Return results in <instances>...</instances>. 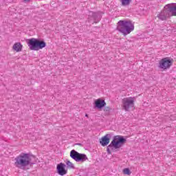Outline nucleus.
<instances>
[{"mask_svg":"<svg viewBox=\"0 0 176 176\" xmlns=\"http://www.w3.org/2000/svg\"><path fill=\"white\" fill-rule=\"evenodd\" d=\"M46 47V43L37 38V51Z\"/></svg>","mask_w":176,"mask_h":176,"instance_id":"obj_14","label":"nucleus"},{"mask_svg":"<svg viewBox=\"0 0 176 176\" xmlns=\"http://www.w3.org/2000/svg\"><path fill=\"white\" fill-rule=\"evenodd\" d=\"M122 1V5L123 6H127V5H130V2H131V0H121Z\"/></svg>","mask_w":176,"mask_h":176,"instance_id":"obj_17","label":"nucleus"},{"mask_svg":"<svg viewBox=\"0 0 176 176\" xmlns=\"http://www.w3.org/2000/svg\"><path fill=\"white\" fill-rule=\"evenodd\" d=\"M70 157L74 159L76 162H86L87 160V156L85 154H80L75 150H72L70 152Z\"/></svg>","mask_w":176,"mask_h":176,"instance_id":"obj_6","label":"nucleus"},{"mask_svg":"<svg viewBox=\"0 0 176 176\" xmlns=\"http://www.w3.org/2000/svg\"><path fill=\"white\" fill-rule=\"evenodd\" d=\"M111 109H112L111 107H105L104 108V112H109V111H111Z\"/></svg>","mask_w":176,"mask_h":176,"instance_id":"obj_19","label":"nucleus"},{"mask_svg":"<svg viewBox=\"0 0 176 176\" xmlns=\"http://www.w3.org/2000/svg\"><path fill=\"white\" fill-rule=\"evenodd\" d=\"M173 63H174L173 58H170L169 57L164 58L159 63V68L164 70L168 69L173 65Z\"/></svg>","mask_w":176,"mask_h":176,"instance_id":"obj_5","label":"nucleus"},{"mask_svg":"<svg viewBox=\"0 0 176 176\" xmlns=\"http://www.w3.org/2000/svg\"><path fill=\"white\" fill-rule=\"evenodd\" d=\"M105 105H107V103L104 100L99 98L95 101V107L98 109H101L102 108H104Z\"/></svg>","mask_w":176,"mask_h":176,"instance_id":"obj_12","label":"nucleus"},{"mask_svg":"<svg viewBox=\"0 0 176 176\" xmlns=\"http://www.w3.org/2000/svg\"><path fill=\"white\" fill-rule=\"evenodd\" d=\"M28 46L30 50L37 51V38H32L28 39Z\"/></svg>","mask_w":176,"mask_h":176,"instance_id":"obj_9","label":"nucleus"},{"mask_svg":"<svg viewBox=\"0 0 176 176\" xmlns=\"http://www.w3.org/2000/svg\"><path fill=\"white\" fill-rule=\"evenodd\" d=\"M13 49L15 52H21L23 50V45H21V43H16L13 45Z\"/></svg>","mask_w":176,"mask_h":176,"instance_id":"obj_15","label":"nucleus"},{"mask_svg":"<svg viewBox=\"0 0 176 176\" xmlns=\"http://www.w3.org/2000/svg\"><path fill=\"white\" fill-rule=\"evenodd\" d=\"M110 140L111 134H107L101 138L100 143L101 144L102 146H107V145L109 144Z\"/></svg>","mask_w":176,"mask_h":176,"instance_id":"obj_11","label":"nucleus"},{"mask_svg":"<svg viewBox=\"0 0 176 176\" xmlns=\"http://www.w3.org/2000/svg\"><path fill=\"white\" fill-rule=\"evenodd\" d=\"M31 0H23V2H30Z\"/></svg>","mask_w":176,"mask_h":176,"instance_id":"obj_20","label":"nucleus"},{"mask_svg":"<svg viewBox=\"0 0 176 176\" xmlns=\"http://www.w3.org/2000/svg\"><path fill=\"white\" fill-rule=\"evenodd\" d=\"M89 16L92 17L94 23H95L96 24H97V23H99L100 20H101V15L98 12H89Z\"/></svg>","mask_w":176,"mask_h":176,"instance_id":"obj_10","label":"nucleus"},{"mask_svg":"<svg viewBox=\"0 0 176 176\" xmlns=\"http://www.w3.org/2000/svg\"><path fill=\"white\" fill-rule=\"evenodd\" d=\"M135 98L128 97L124 98L122 100V109L125 110L126 112H129V111L134 108V101Z\"/></svg>","mask_w":176,"mask_h":176,"instance_id":"obj_4","label":"nucleus"},{"mask_svg":"<svg viewBox=\"0 0 176 176\" xmlns=\"http://www.w3.org/2000/svg\"><path fill=\"white\" fill-rule=\"evenodd\" d=\"M86 118H89V114H85Z\"/></svg>","mask_w":176,"mask_h":176,"instance_id":"obj_21","label":"nucleus"},{"mask_svg":"<svg viewBox=\"0 0 176 176\" xmlns=\"http://www.w3.org/2000/svg\"><path fill=\"white\" fill-rule=\"evenodd\" d=\"M127 142V140L124 138L122 135H116L113 137V140L111 142L110 144L107 146V153L111 155V151L114 149H120Z\"/></svg>","mask_w":176,"mask_h":176,"instance_id":"obj_3","label":"nucleus"},{"mask_svg":"<svg viewBox=\"0 0 176 176\" xmlns=\"http://www.w3.org/2000/svg\"><path fill=\"white\" fill-rule=\"evenodd\" d=\"M65 167L66 165L63 162H60V164H57L56 170L59 175H65L68 173V170L65 169Z\"/></svg>","mask_w":176,"mask_h":176,"instance_id":"obj_8","label":"nucleus"},{"mask_svg":"<svg viewBox=\"0 0 176 176\" xmlns=\"http://www.w3.org/2000/svg\"><path fill=\"white\" fill-rule=\"evenodd\" d=\"M66 164L67 166V168H75V166H74V164H72L69 160L66 162Z\"/></svg>","mask_w":176,"mask_h":176,"instance_id":"obj_16","label":"nucleus"},{"mask_svg":"<svg viewBox=\"0 0 176 176\" xmlns=\"http://www.w3.org/2000/svg\"><path fill=\"white\" fill-rule=\"evenodd\" d=\"M123 173L126 175H130V174H131V172L130 171V169L129 168H126L123 170Z\"/></svg>","mask_w":176,"mask_h":176,"instance_id":"obj_18","label":"nucleus"},{"mask_svg":"<svg viewBox=\"0 0 176 176\" xmlns=\"http://www.w3.org/2000/svg\"><path fill=\"white\" fill-rule=\"evenodd\" d=\"M116 30L126 36L134 31V24L131 21L120 20L118 22Z\"/></svg>","mask_w":176,"mask_h":176,"instance_id":"obj_2","label":"nucleus"},{"mask_svg":"<svg viewBox=\"0 0 176 176\" xmlns=\"http://www.w3.org/2000/svg\"><path fill=\"white\" fill-rule=\"evenodd\" d=\"M157 17H158L160 20L162 21L167 20V18L171 17V14L168 10V7H167V5L164 6V10L161 11V12L157 14Z\"/></svg>","mask_w":176,"mask_h":176,"instance_id":"obj_7","label":"nucleus"},{"mask_svg":"<svg viewBox=\"0 0 176 176\" xmlns=\"http://www.w3.org/2000/svg\"><path fill=\"white\" fill-rule=\"evenodd\" d=\"M166 8H168L170 16H176V3L168 4Z\"/></svg>","mask_w":176,"mask_h":176,"instance_id":"obj_13","label":"nucleus"},{"mask_svg":"<svg viewBox=\"0 0 176 176\" xmlns=\"http://www.w3.org/2000/svg\"><path fill=\"white\" fill-rule=\"evenodd\" d=\"M32 158L35 159V156L30 153H22L14 159V166L20 170H25V167L34 164Z\"/></svg>","mask_w":176,"mask_h":176,"instance_id":"obj_1","label":"nucleus"}]
</instances>
